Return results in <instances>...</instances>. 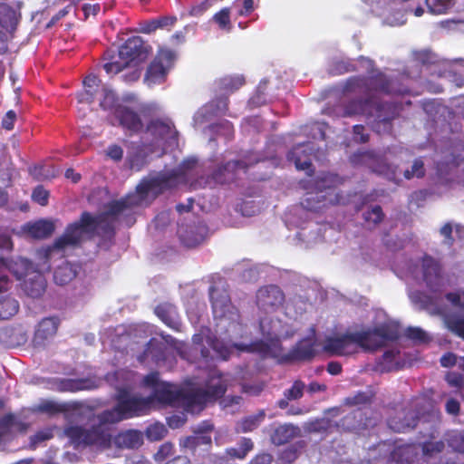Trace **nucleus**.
<instances>
[{"instance_id":"obj_1","label":"nucleus","mask_w":464,"mask_h":464,"mask_svg":"<svg viewBox=\"0 0 464 464\" xmlns=\"http://www.w3.org/2000/svg\"><path fill=\"white\" fill-rule=\"evenodd\" d=\"M96 230H100L102 236L113 237L115 234L114 226L106 215L94 217L84 211L78 221L66 227L63 234L56 238L53 245L38 249L37 255L47 262L54 252L63 251L68 246H78L85 235L93 234Z\"/></svg>"},{"instance_id":"obj_2","label":"nucleus","mask_w":464,"mask_h":464,"mask_svg":"<svg viewBox=\"0 0 464 464\" xmlns=\"http://www.w3.org/2000/svg\"><path fill=\"white\" fill-rule=\"evenodd\" d=\"M359 114L374 116L372 129L381 133L392 130V121L397 116L398 109L392 102H380L375 96H367L352 100L344 106V116L351 117Z\"/></svg>"},{"instance_id":"obj_3","label":"nucleus","mask_w":464,"mask_h":464,"mask_svg":"<svg viewBox=\"0 0 464 464\" xmlns=\"http://www.w3.org/2000/svg\"><path fill=\"white\" fill-rule=\"evenodd\" d=\"M150 52V47L145 44L140 36L128 38L120 46L117 53L107 51L104 54L102 65L108 75H115L132 64L144 61Z\"/></svg>"},{"instance_id":"obj_4","label":"nucleus","mask_w":464,"mask_h":464,"mask_svg":"<svg viewBox=\"0 0 464 464\" xmlns=\"http://www.w3.org/2000/svg\"><path fill=\"white\" fill-rule=\"evenodd\" d=\"M99 423L89 429L71 426L65 430L66 436L76 445H95L103 449L111 448L112 440L111 421H103L102 412L98 415Z\"/></svg>"},{"instance_id":"obj_5","label":"nucleus","mask_w":464,"mask_h":464,"mask_svg":"<svg viewBox=\"0 0 464 464\" xmlns=\"http://www.w3.org/2000/svg\"><path fill=\"white\" fill-rule=\"evenodd\" d=\"M150 410V399L131 395L127 391L119 393L116 405L102 412L103 421L117 423L123 420L146 414Z\"/></svg>"},{"instance_id":"obj_6","label":"nucleus","mask_w":464,"mask_h":464,"mask_svg":"<svg viewBox=\"0 0 464 464\" xmlns=\"http://www.w3.org/2000/svg\"><path fill=\"white\" fill-rule=\"evenodd\" d=\"M141 385L151 390L150 395L148 396L150 406L155 401L162 405H180L181 389L175 384L161 381L159 372H151L145 375Z\"/></svg>"},{"instance_id":"obj_7","label":"nucleus","mask_w":464,"mask_h":464,"mask_svg":"<svg viewBox=\"0 0 464 464\" xmlns=\"http://www.w3.org/2000/svg\"><path fill=\"white\" fill-rule=\"evenodd\" d=\"M364 341L365 336L362 331H347L342 334L327 336L323 349L331 355L346 356L357 353L358 348L365 352Z\"/></svg>"},{"instance_id":"obj_8","label":"nucleus","mask_w":464,"mask_h":464,"mask_svg":"<svg viewBox=\"0 0 464 464\" xmlns=\"http://www.w3.org/2000/svg\"><path fill=\"white\" fill-rule=\"evenodd\" d=\"M425 402L426 401L423 398L411 400L408 406L388 419L387 422L390 429L395 432H406L413 430L423 412Z\"/></svg>"},{"instance_id":"obj_9","label":"nucleus","mask_w":464,"mask_h":464,"mask_svg":"<svg viewBox=\"0 0 464 464\" xmlns=\"http://www.w3.org/2000/svg\"><path fill=\"white\" fill-rule=\"evenodd\" d=\"M363 76L366 96H373L374 92L388 95H403L410 92L408 87L401 85L398 80L388 77L380 70H372L369 75Z\"/></svg>"},{"instance_id":"obj_10","label":"nucleus","mask_w":464,"mask_h":464,"mask_svg":"<svg viewBox=\"0 0 464 464\" xmlns=\"http://www.w3.org/2000/svg\"><path fill=\"white\" fill-rule=\"evenodd\" d=\"M208 295L215 317L234 319L233 314L238 316L237 308L231 303L226 281L219 279L211 285Z\"/></svg>"},{"instance_id":"obj_11","label":"nucleus","mask_w":464,"mask_h":464,"mask_svg":"<svg viewBox=\"0 0 464 464\" xmlns=\"http://www.w3.org/2000/svg\"><path fill=\"white\" fill-rule=\"evenodd\" d=\"M175 60L176 53L172 50H160L147 68L144 82L149 86L163 83Z\"/></svg>"},{"instance_id":"obj_12","label":"nucleus","mask_w":464,"mask_h":464,"mask_svg":"<svg viewBox=\"0 0 464 464\" xmlns=\"http://www.w3.org/2000/svg\"><path fill=\"white\" fill-rule=\"evenodd\" d=\"M362 334L365 336V352L376 351L382 347L386 341H397L401 336L398 327L390 324L362 330Z\"/></svg>"},{"instance_id":"obj_13","label":"nucleus","mask_w":464,"mask_h":464,"mask_svg":"<svg viewBox=\"0 0 464 464\" xmlns=\"http://www.w3.org/2000/svg\"><path fill=\"white\" fill-rule=\"evenodd\" d=\"M177 177L176 173L171 172L159 173L154 177L144 179L137 186V192L142 197L148 196L150 192L158 196L165 190L175 187Z\"/></svg>"},{"instance_id":"obj_14","label":"nucleus","mask_w":464,"mask_h":464,"mask_svg":"<svg viewBox=\"0 0 464 464\" xmlns=\"http://www.w3.org/2000/svg\"><path fill=\"white\" fill-rule=\"evenodd\" d=\"M360 160L365 164L372 172L382 176L390 181L397 182L398 166L390 164L380 156L372 151H364L358 155Z\"/></svg>"},{"instance_id":"obj_15","label":"nucleus","mask_w":464,"mask_h":464,"mask_svg":"<svg viewBox=\"0 0 464 464\" xmlns=\"http://www.w3.org/2000/svg\"><path fill=\"white\" fill-rule=\"evenodd\" d=\"M285 301V295L281 288L276 285H269L260 287L256 295L257 306L266 311H275L280 307Z\"/></svg>"},{"instance_id":"obj_16","label":"nucleus","mask_w":464,"mask_h":464,"mask_svg":"<svg viewBox=\"0 0 464 464\" xmlns=\"http://www.w3.org/2000/svg\"><path fill=\"white\" fill-rule=\"evenodd\" d=\"M422 278L427 287L436 293L443 285L441 266L432 256L425 255L421 261Z\"/></svg>"},{"instance_id":"obj_17","label":"nucleus","mask_w":464,"mask_h":464,"mask_svg":"<svg viewBox=\"0 0 464 464\" xmlns=\"http://www.w3.org/2000/svg\"><path fill=\"white\" fill-rule=\"evenodd\" d=\"M248 165L243 160H230L218 167L213 173L212 179L218 184H229L234 182L239 171L246 172Z\"/></svg>"},{"instance_id":"obj_18","label":"nucleus","mask_w":464,"mask_h":464,"mask_svg":"<svg viewBox=\"0 0 464 464\" xmlns=\"http://www.w3.org/2000/svg\"><path fill=\"white\" fill-rule=\"evenodd\" d=\"M146 131L157 140L177 139L178 136L175 125L169 118L151 119L146 126Z\"/></svg>"},{"instance_id":"obj_19","label":"nucleus","mask_w":464,"mask_h":464,"mask_svg":"<svg viewBox=\"0 0 464 464\" xmlns=\"http://www.w3.org/2000/svg\"><path fill=\"white\" fill-rule=\"evenodd\" d=\"M311 155V148L304 144H298L288 152L287 160L293 162L298 170H304L307 176L311 177L314 174Z\"/></svg>"},{"instance_id":"obj_20","label":"nucleus","mask_w":464,"mask_h":464,"mask_svg":"<svg viewBox=\"0 0 464 464\" xmlns=\"http://www.w3.org/2000/svg\"><path fill=\"white\" fill-rule=\"evenodd\" d=\"M207 233V226L201 223L182 226L178 230L181 243L188 247H194L201 244L205 240Z\"/></svg>"},{"instance_id":"obj_21","label":"nucleus","mask_w":464,"mask_h":464,"mask_svg":"<svg viewBox=\"0 0 464 464\" xmlns=\"http://www.w3.org/2000/svg\"><path fill=\"white\" fill-rule=\"evenodd\" d=\"M115 118L120 125L132 133H138L143 129L140 116L128 106H118L114 111Z\"/></svg>"},{"instance_id":"obj_22","label":"nucleus","mask_w":464,"mask_h":464,"mask_svg":"<svg viewBox=\"0 0 464 464\" xmlns=\"http://www.w3.org/2000/svg\"><path fill=\"white\" fill-rule=\"evenodd\" d=\"M394 464H420L419 449L414 444L397 445L389 456Z\"/></svg>"},{"instance_id":"obj_23","label":"nucleus","mask_w":464,"mask_h":464,"mask_svg":"<svg viewBox=\"0 0 464 464\" xmlns=\"http://www.w3.org/2000/svg\"><path fill=\"white\" fill-rule=\"evenodd\" d=\"M155 314L170 329L179 332L181 321L177 307L170 303H162L154 309Z\"/></svg>"},{"instance_id":"obj_24","label":"nucleus","mask_w":464,"mask_h":464,"mask_svg":"<svg viewBox=\"0 0 464 464\" xmlns=\"http://www.w3.org/2000/svg\"><path fill=\"white\" fill-rule=\"evenodd\" d=\"M59 325L60 319L57 316L44 318L34 332V342L37 344H44L46 340L56 334Z\"/></svg>"},{"instance_id":"obj_25","label":"nucleus","mask_w":464,"mask_h":464,"mask_svg":"<svg viewBox=\"0 0 464 464\" xmlns=\"http://www.w3.org/2000/svg\"><path fill=\"white\" fill-rule=\"evenodd\" d=\"M114 446L118 449H138L143 444V435L136 430H127L112 435Z\"/></svg>"},{"instance_id":"obj_26","label":"nucleus","mask_w":464,"mask_h":464,"mask_svg":"<svg viewBox=\"0 0 464 464\" xmlns=\"http://www.w3.org/2000/svg\"><path fill=\"white\" fill-rule=\"evenodd\" d=\"M314 337H305L300 340L290 351L288 356L295 361H309L315 356Z\"/></svg>"},{"instance_id":"obj_27","label":"nucleus","mask_w":464,"mask_h":464,"mask_svg":"<svg viewBox=\"0 0 464 464\" xmlns=\"http://www.w3.org/2000/svg\"><path fill=\"white\" fill-rule=\"evenodd\" d=\"M301 434L298 426L293 424H282L276 427L271 434V442L274 445L281 446L290 442Z\"/></svg>"},{"instance_id":"obj_28","label":"nucleus","mask_w":464,"mask_h":464,"mask_svg":"<svg viewBox=\"0 0 464 464\" xmlns=\"http://www.w3.org/2000/svg\"><path fill=\"white\" fill-rule=\"evenodd\" d=\"M53 221L40 219L34 223H27L24 227V231L32 238L44 239L49 237L54 231Z\"/></svg>"},{"instance_id":"obj_29","label":"nucleus","mask_w":464,"mask_h":464,"mask_svg":"<svg viewBox=\"0 0 464 464\" xmlns=\"http://www.w3.org/2000/svg\"><path fill=\"white\" fill-rule=\"evenodd\" d=\"M211 402L204 388H197L190 391L181 389L180 405L188 408L194 406L203 407Z\"/></svg>"},{"instance_id":"obj_30","label":"nucleus","mask_w":464,"mask_h":464,"mask_svg":"<svg viewBox=\"0 0 464 464\" xmlns=\"http://www.w3.org/2000/svg\"><path fill=\"white\" fill-rule=\"evenodd\" d=\"M46 288V281L44 276L40 274H34L33 276L26 278L23 283V290L26 295L32 298L42 296Z\"/></svg>"},{"instance_id":"obj_31","label":"nucleus","mask_w":464,"mask_h":464,"mask_svg":"<svg viewBox=\"0 0 464 464\" xmlns=\"http://www.w3.org/2000/svg\"><path fill=\"white\" fill-rule=\"evenodd\" d=\"M306 447L304 440H298L288 447L281 450L276 459V464H292L299 457L300 452Z\"/></svg>"},{"instance_id":"obj_32","label":"nucleus","mask_w":464,"mask_h":464,"mask_svg":"<svg viewBox=\"0 0 464 464\" xmlns=\"http://www.w3.org/2000/svg\"><path fill=\"white\" fill-rule=\"evenodd\" d=\"M200 355L205 363L215 361L216 359L227 360L230 351L218 342H212L211 348L201 347Z\"/></svg>"},{"instance_id":"obj_33","label":"nucleus","mask_w":464,"mask_h":464,"mask_svg":"<svg viewBox=\"0 0 464 464\" xmlns=\"http://www.w3.org/2000/svg\"><path fill=\"white\" fill-rule=\"evenodd\" d=\"M208 395L210 401H215L221 398L227 391V383L221 374L210 377L204 388Z\"/></svg>"},{"instance_id":"obj_34","label":"nucleus","mask_w":464,"mask_h":464,"mask_svg":"<svg viewBox=\"0 0 464 464\" xmlns=\"http://www.w3.org/2000/svg\"><path fill=\"white\" fill-rule=\"evenodd\" d=\"M77 276L74 266L68 261H63L53 272V281L56 285H65Z\"/></svg>"},{"instance_id":"obj_35","label":"nucleus","mask_w":464,"mask_h":464,"mask_svg":"<svg viewBox=\"0 0 464 464\" xmlns=\"http://www.w3.org/2000/svg\"><path fill=\"white\" fill-rule=\"evenodd\" d=\"M101 80L95 74H89L83 80L84 91L78 94L79 102L92 103Z\"/></svg>"},{"instance_id":"obj_36","label":"nucleus","mask_w":464,"mask_h":464,"mask_svg":"<svg viewBox=\"0 0 464 464\" xmlns=\"http://www.w3.org/2000/svg\"><path fill=\"white\" fill-rule=\"evenodd\" d=\"M15 422V416L12 413L5 414L0 418V448L13 440V428Z\"/></svg>"},{"instance_id":"obj_37","label":"nucleus","mask_w":464,"mask_h":464,"mask_svg":"<svg viewBox=\"0 0 464 464\" xmlns=\"http://www.w3.org/2000/svg\"><path fill=\"white\" fill-rule=\"evenodd\" d=\"M18 19L14 9L5 3H0V25L13 31L16 28Z\"/></svg>"},{"instance_id":"obj_38","label":"nucleus","mask_w":464,"mask_h":464,"mask_svg":"<svg viewBox=\"0 0 464 464\" xmlns=\"http://www.w3.org/2000/svg\"><path fill=\"white\" fill-rule=\"evenodd\" d=\"M448 447L456 453L464 454V430H452L445 433Z\"/></svg>"},{"instance_id":"obj_39","label":"nucleus","mask_w":464,"mask_h":464,"mask_svg":"<svg viewBox=\"0 0 464 464\" xmlns=\"http://www.w3.org/2000/svg\"><path fill=\"white\" fill-rule=\"evenodd\" d=\"M178 19L175 15L160 16L157 19H152L144 24L142 32L145 34H151L158 29L172 27Z\"/></svg>"},{"instance_id":"obj_40","label":"nucleus","mask_w":464,"mask_h":464,"mask_svg":"<svg viewBox=\"0 0 464 464\" xmlns=\"http://www.w3.org/2000/svg\"><path fill=\"white\" fill-rule=\"evenodd\" d=\"M448 386L452 389V393L464 398V374L458 372H448L444 377Z\"/></svg>"},{"instance_id":"obj_41","label":"nucleus","mask_w":464,"mask_h":464,"mask_svg":"<svg viewBox=\"0 0 464 464\" xmlns=\"http://www.w3.org/2000/svg\"><path fill=\"white\" fill-rule=\"evenodd\" d=\"M398 354L399 352L395 350L385 351L377 363L378 370L381 372H389L394 370H399L400 367L398 363L395 362V358Z\"/></svg>"},{"instance_id":"obj_42","label":"nucleus","mask_w":464,"mask_h":464,"mask_svg":"<svg viewBox=\"0 0 464 464\" xmlns=\"http://www.w3.org/2000/svg\"><path fill=\"white\" fill-rule=\"evenodd\" d=\"M254 449V443L249 438H242L239 448H227L226 454L232 459H244L248 452Z\"/></svg>"},{"instance_id":"obj_43","label":"nucleus","mask_w":464,"mask_h":464,"mask_svg":"<svg viewBox=\"0 0 464 464\" xmlns=\"http://www.w3.org/2000/svg\"><path fill=\"white\" fill-rule=\"evenodd\" d=\"M19 303L13 297L7 296L0 301V319L7 320L17 314Z\"/></svg>"},{"instance_id":"obj_44","label":"nucleus","mask_w":464,"mask_h":464,"mask_svg":"<svg viewBox=\"0 0 464 464\" xmlns=\"http://www.w3.org/2000/svg\"><path fill=\"white\" fill-rule=\"evenodd\" d=\"M362 92L365 94V81L364 76H352L346 80L343 87V93H357Z\"/></svg>"},{"instance_id":"obj_45","label":"nucleus","mask_w":464,"mask_h":464,"mask_svg":"<svg viewBox=\"0 0 464 464\" xmlns=\"http://www.w3.org/2000/svg\"><path fill=\"white\" fill-rule=\"evenodd\" d=\"M132 205L133 204L130 201L129 198H121L120 200L111 201L109 203L107 210L102 213V215H106L107 218H114L123 213L125 210L130 208Z\"/></svg>"},{"instance_id":"obj_46","label":"nucleus","mask_w":464,"mask_h":464,"mask_svg":"<svg viewBox=\"0 0 464 464\" xmlns=\"http://www.w3.org/2000/svg\"><path fill=\"white\" fill-rule=\"evenodd\" d=\"M245 82V78L242 75L226 76L220 79L219 86L225 92H233L242 87Z\"/></svg>"},{"instance_id":"obj_47","label":"nucleus","mask_w":464,"mask_h":464,"mask_svg":"<svg viewBox=\"0 0 464 464\" xmlns=\"http://www.w3.org/2000/svg\"><path fill=\"white\" fill-rule=\"evenodd\" d=\"M265 411H260L257 414L247 416L241 420L240 430L242 432H249L256 430L265 419Z\"/></svg>"},{"instance_id":"obj_48","label":"nucleus","mask_w":464,"mask_h":464,"mask_svg":"<svg viewBox=\"0 0 464 464\" xmlns=\"http://www.w3.org/2000/svg\"><path fill=\"white\" fill-rule=\"evenodd\" d=\"M414 62L424 66L432 65L438 63V55L430 50L424 49L412 53Z\"/></svg>"},{"instance_id":"obj_49","label":"nucleus","mask_w":464,"mask_h":464,"mask_svg":"<svg viewBox=\"0 0 464 464\" xmlns=\"http://www.w3.org/2000/svg\"><path fill=\"white\" fill-rule=\"evenodd\" d=\"M337 424H334L329 419L321 418L316 419L308 424V431L313 433H327L331 429Z\"/></svg>"},{"instance_id":"obj_50","label":"nucleus","mask_w":464,"mask_h":464,"mask_svg":"<svg viewBox=\"0 0 464 464\" xmlns=\"http://www.w3.org/2000/svg\"><path fill=\"white\" fill-rule=\"evenodd\" d=\"M343 179L334 173H324L317 180L320 188H332L343 184Z\"/></svg>"},{"instance_id":"obj_51","label":"nucleus","mask_w":464,"mask_h":464,"mask_svg":"<svg viewBox=\"0 0 464 464\" xmlns=\"http://www.w3.org/2000/svg\"><path fill=\"white\" fill-rule=\"evenodd\" d=\"M425 2L432 14H444L455 4L454 0H426Z\"/></svg>"},{"instance_id":"obj_52","label":"nucleus","mask_w":464,"mask_h":464,"mask_svg":"<svg viewBox=\"0 0 464 464\" xmlns=\"http://www.w3.org/2000/svg\"><path fill=\"white\" fill-rule=\"evenodd\" d=\"M445 324L452 334L464 340V317H447Z\"/></svg>"},{"instance_id":"obj_53","label":"nucleus","mask_w":464,"mask_h":464,"mask_svg":"<svg viewBox=\"0 0 464 464\" xmlns=\"http://www.w3.org/2000/svg\"><path fill=\"white\" fill-rule=\"evenodd\" d=\"M118 97L113 92L106 89L103 90V97L100 102V106L102 110L112 111L114 114L115 108L121 106V104H118Z\"/></svg>"},{"instance_id":"obj_54","label":"nucleus","mask_w":464,"mask_h":464,"mask_svg":"<svg viewBox=\"0 0 464 464\" xmlns=\"http://www.w3.org/2000/svg\"><path fill=\"white\" fill-rule=\"evenodd\" d=\"M426 170L424 162L420 158L415 159L411 169H406L403 176L406 179H411L413 178L421 179L425 176Z\"/></svg>"},{"instance_id":"obj_55","label":"nucleus","mask_w":464,"mask_h":464,"mask_svg":"<svg viewBox=\"0 0 464 464\" xmlns=\"http://www.w3.org/2000/svg\"><path fill=\"white\" fill-rule=\"evenodd\" d=\"M373 394L366 392H358L354 395L345 399V404L349 406H358L370 404L372 401Z\"/></svg>"},{"instance_id":"obj_56","label":"nucleus","mask_w":464,"mask_h":464,"mask_svg":"<svg viewBox=\"0 0 464 464\" xmlns=\"http://www.w3.org/2000/svg\"><path fill=\"white\" fill-rule=\"evenodd\" d=\"M304 388L305 384L303 381L295 380L292 386L284 392V396L291 401L299 400L304 395Z\"/></svg>"},{"instance_id":"obj_57","label":"nucleus","mask_w":464,"mask_h":464,"mask_svg":"<svg viewBox=\"0 0 464 464\" xmlns=\"http://www.w3.org/2000/svg\"><path fill=\"white\" fill-rule=\"evenodd\" d=\"M86 381L79 379H64L60 382V390L62 392H75L78 391H82L86 388L85 386Z\"/></svg>"},{"instance_id":"obj_58","label":"nucleus","mask_w":464,"mask_h":464,"mask_svg":"<svg viewBox=\"0 0 464 464\" xmlns=\"http://www.w3.org/2000/svg\"><path fill=\"white\" fill-rule=\"evenodd\" d=\"M362 216L366 222L372 223L373 225L381 223L384 218L382 208L379 205H375L371 209L366 210Z\"/></svg>"},{"instance_id":"obj_59","label":"nucleus","mask_w":464,"mask_h":464,"mask_svg":"<svg viewBox=\"0 0 464 464\" xmlns=\"http://www.w3.org/2000/svg\"><path fill=\"white\" fill-rule=\"evenodd\" d=\"M215 23L218 24L221 29L230 28V8L224 7L219 12L216 13L213 16Z\"/></svg>"},{"instance_id":"obj_60","label":"nucleus","mask_w":464,"mask_h":464,"mask_svg":"<svg viewBox=\"0 0 464 464\" xmlns=\"http://www.w3.org/2000/svg\"><path fill=\"white\" fill-rule=\"evenodd\" d=\"M445 448V442L443 440L437 441H425L421 445V450L424 455L432 456L436 453H440Z\"/></svg>"},{"instance_id":"obj_61","label":"nucleus","mask_w":464,"mask_h":464,"mask_svg":"<svg viewBox=\"0 0 464 464\" xmlns=\"http://www.w3.org/2000/svg\"><path fill=\"white\" fill-rule=\"evenodd\" d=\"M229 100L227 96H220L209 102L211 111L215 114H225L228 110Z\"/></svg>"},{"instance_id":"obj_62","label":"nucleus","mask_w":464,"mask_h":464,"mask_svg":"<svg viewBox=\"0 0 464 464\" xmlns=\"http://www.w3.org/2000/svg\"><path fill=\"white\" fill-rule=\"evenodd\" d=\"M411 299L413 303L420 304L425 309L434 305L433 297L420 291L411 293Z\"/></svg>"},{"instance_id":"obj_63","label":"nucleus","mask_w":464,"mask_h":464,"mask_svg":"<svg viewBox=\"0 0 464 464\" xmlns=\"http://www.w3.org/2000/svg\"><path fill=\"white\" fill-rule=\"evenodd\" d=\"M174 453V445L171 442H165L161 444L154 454V459L158 462L164 461Z\"/></svg>"},{"instance_id":"obj_64","label":"nucleus","mask_w":464,"mask_h":464,"mask_svg":"<svg viewBox=\"0 0 464 464\" xmlns=\"http://www.w3.org/2000/svg\"><path fill=\"white\" fill-rule=\"evenodd\" d=\"M166 431L162 424H152L148 427L146 434L150 440H160L165 436Z\"/></svg>"}]
</instances>
